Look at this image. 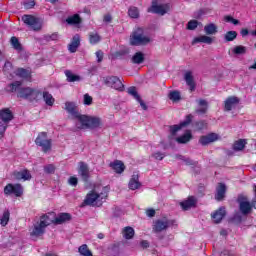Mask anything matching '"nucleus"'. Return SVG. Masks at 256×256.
I'll list each match as a JSON object with an SVG mask.
<instances>
[{"label":"nucleus","mask_w":256,"mask_h":256,"mask_svg":"<svg viewBox=\"0 0 256 256\" xmlns=\"http://www.w3.org/2000/svg\"><path fill=\"white\" fill-rule=\"evenodd\" d=\"M195 205H197V199L193 196H190L187 200L180 202V206L183 211H189V209L195 207Z\"/></svg>","instance_id":"aec40b11"},{"label":"nucleus","mask_w":256,"mask_h":256,"mask_svg":"<svg viewBox=\"0 0 256 256\" xmlns=\"http://www.w3.org/2000/svg\"><path fill=\"white\" fill-rule=\"evenodd\" d=\"M0 119L2 123L9 125V122L13 121V112L9 108H3L0 110Z\"/></svg>","instance_id":"f3484780"},{"label":"nucleus","mask_w":256,"mask_h":256,"mask_svg":"<svg viewBox=\"0 0 256 256\" xmlns=\"http://www.w3.org/2000/svg\"><path fill=\"white\" fill-rule=\"evenodd\" d=\"M65 111H67V113L71 115L72 119H75V123L76 121H79V117L83 116V114H80L77 110V104H75L74 102H66Z\"/></svg>","instance_id":"4468645a"},{"label":"nucleus","mask_w":256,"mask_h":256,"mask_svg":"<svg viewBox=\"0 0 256 256\" xmlns=\"http://www.w3.org/2000/svg\"><path fill=\"white\" fill-rule=\"evenodd\" d=\"M225 208L221 207L216 212L212 214V219L214 223H221L223 221V217H225Z\"/></svg>","instance_id":"c756f323"},{"label":"nucleus","mask_w":256,"mask_h":256,"mask_svg":"<svg viewBox=\"0 0 256 256\" xmlns=\"http://www.w3.org/2000/svg\"><path fill=\"white\" fill-rule=\"evenodd\" d=\"M18 97H21L22 99H27L28 101H41V99H43V94L39 89L26 87L21 88L18 91Z\"/></svg>","instance_id":"39448f33"},{"label":"nucleus","mask_w":256,"mask_h":256,"mask_svg":"<svg viewBox=\"0 0 256 256\" xmlns=\"http://www.w3.org/2000/svg\"><path fill=\"white\" fill-rule=\"evenodd\" d=\"M168 98L170 99V101L177 103V101H181V93L177 90L170 91L168 94Z\"/></svg>","instance_id":"e433bc0d"},{"label":"nucleus","mask_w":256,"mask_h":256,"mask_svg":"<svg viewBox=\"0 0 256 256\" xmlns=\"http://www.w3.org/2000/svg\"><path fill=\"white\" fill-rule=\"evenodd\" d=\"M215 141H219V134L210 133L208 135L201 136L199 139L200 145H209V143H215Z\"/></svg>","instance_id":"2eb2a0df"},{"label":"nucleus","mask_w":256,"mask_h":256,"mask_svg":"<svg viewBox=\"0 0 256 256\" xmlns=\"http://www.w3.org/2000/svg\"><path fill=\"white\" fill-rule=\"evenodd\" d=\"M129 189L131 191H135L141 187V182H139V174H133L129 183H128Z\"/></svg>","instance_id":"5701e85b"},{"label":"nucleus","mask_w":256,"mask_h":256,"mask_svg":"<svg viewBox=\"0 0 256 256\" xmlns=\"http://www.w3.org/2000/svg\"><path fill=\"white\" fill-rule=\"evenodd\" d=\"M199 26V22L197 20H190L187 24V29L189 31H195V28Z\"/></svg>","instance_id":"8fccbe9b"},{"label":"nucleus","mask_w":256,"mask_h":256,"mask_svg":"<svg viewBox=\"0 0 256 256\" xmlns=\"http://www.w3.org/2000/svg\"><path fill=\"white\" fill-rule=\"evenodd\" d=\"M11 217V213L9 210L4 211L2 217L0 218V225L2 227H6V225L9 223V218Z\"/></svg>","instance_id":"4c0bfd02"},{"label":"nucleus","mask_w":256,"mask_h":256,"mask_svg":"<svg viewBox=\"0 0 256 256\" xmlns=\"http://www.w3.org/2000/svg\"><path fill=\"white\" fill-rule=\"evenodd\" d=\"M147 217H153L155 215V209L150 208L146 210Z\"/></svg>","instance_id":"e2e57ef3"},{"label":"nucleus","mask_w":256,"mask_h":256,"mask_svg":"<svg viewBox=\"0 0 256 256\" xmlns=\"http://www.w3.org/2000/svg\"><path fill=\"white\" fill-rule=\"evenodd\" d=\"M122 233L124 239H133V237L135 236V229L128 226L123 229Z\"/></svg>","instance_id":"f704fd0d"},{"label":"nucleus","mask_w":256,"mask_h":256,"mask_svg":"<svg viewBox=\"0 0 256 256\" xmlns=\"http://www.w3.org/2000/svg\"><path fill=\"white\" fill-rule=\"evenodd\" d=\"M23 5L25 9H33L35 7V0H24Z\"/></svg>","instance_id":"6e6d98bb"},{"label":"nucleus","mask_w":256,"mask_h":256,"mask_svg":"<svg viewBox=\"0 0 256 256\" xmlns=\"http://www.w3.org/2000/svg\"><path fill=\"white\" fill-rule=\"evenodd\" d=\"M145 61V56L141 52H137L133 57H132V63H136L137 65H140Z\"/></svg>","instance_id":"ea45409f"},{"label":"nucleus","mask_w":256,"mask_h":256,"mask_svg":"<svg viewBox=\"0 0 256 256\" xmlns=\"http://www.w3.org/2000/svg\"><path fill=\"white\" fill-rule=\"evenodd\" d=\"M4 195H15V197H21L23 195V187L21 184H7L4 187Z\"/></svg>","instance_id":"1a4fd4ad"},{"label":"nucleus","mask_w":256,"mask_h":256,"mask_svg":"<svg viewBox=\"0 0 256 256\" xmlns=\"http://www.w3.org/2000/svg\"><path fill=\"white\" fill-rule=\"evenodd\" d=\"M193 139V134L191 133V130H187L183 135L176 138L177 143L185 144L189 143Z\"/></svg>","instance_id":"cd10ccee"},{"label":"nucleus","mask_w":256,"mask_h":256,"mask_svg":"<svg viewBox=\"0 0 256 256\" xmlns=\"http://www.w3.org/2000/svg\"><path fill=\"white\" fill-rule=\"evenodd\" d=\"M68 25H79L81 23V16L79 14H74L66 19Z\"/></svg>","instance_id":"72a5a7b5"},{"label":"nucleus","mask_w":256,"mask_h":256,"mask_svg":"<svg viewBox=\"0 0 256 256\" xmlns=\"http://www.w3.org/2000/svg\"><path fill=\"white\" fill-rule=\"evenodd\" d=\"M198 108L196 109V113L198 115H204V113H207L208 104L206 100L199 99L197 100Z\"/></svg>","instance_id":"7c9ffc66"},{"label":"nucleus","mask_w":256,"mask_h":256,"mask_svg":"<svg viewBox=\"0 0 256 256\" xmlns=\"http://www.w3.org/2000/svg\"><path fill=\"white\" fill-rule=\"evenodd\" d=\"M15 179H18V181H29L31 179V173L27 170H22L19 172L14 173Z\"/></svg>","instance_id":"bb28decb"},{"label":"nucleus","mask_w":256,"mask_h":256,"mask_svg":"<svg viewBox=\"0 0 256 256\" xmlns=\"http://www.w3.org/2000/svg\"><path fill=\"white\" fill-rule=\"evenodd\" d=\"M232 52L234 55H245V53H247V48L244 46H236L233 48Z\"/></svg>","instance_id":"49530a36"},{"label":"nucleus","mask_w":256,"mask_h":256,"mask_svg":"<svg viewBox=\"0 0 256 256\" xmlns=\"http://www.w3.org/2000/svg\"><path fill=\"white\" fill-rule=\"evenodd\" d=\"M79 183V180L75 176H71L68 179V184L71 185L72 187H77V184Z\"/></svg>","instance_id":"4d7b16f0"},{"label":"nucleus","mask_w":256,"mask_h":256,"mask_svg":"<svg viewBox=\"0 0 256 256\" xmlns=\"http://www.w3.org/2000/svg\"><path fill=\"white\" fill-rule=\"evenodd\" d=\"M65 75L67 77V81L70 83H75V81H80V77L78 75L73 74V72L66 70Z\"/></svg>","instance_id":"58836bf2"},{"label":"nucleus","mask_w":256,"mask_h":256,"mask_svg":"<svg viewBox=\"0 0 256 256\" xmlns=\"http://www.w3.org/2000/svg\"><path fill=\"white\" fill-rule=\"evenodd\" d=\"M195 127L197 131H203V129H207V122L205 121L196 122Z\"/></svg>","instance_id":"5fc2aeb1"},{"label":"nucleus","mask_w":256,"mask_h":256,"mask_svg":"<svg viewBox=\"0 0 256 256\" xmlns=\"http://www.w3.org/2000/svg\"><path fill=\"white\" fill-rule=\"evenodd\" d=\"M236 105H239V98L232 96L225 100L224 109L225 111H231L232 109H235Z\"/></svg>","instance_id":"412c9836"},{"label":"nucleus","mask_w":256,"mask_h":256,"mask_svg":"<svg viewBox=\"0 0 256 256\" xmlns=\"http://www.w3.org/2000/svg\"><path fill=\"white\" fill-rule=\"evenodd\" d=\"M196 43H206V45H212L213 37L207 35L195 37L192 41V45H196Z\"/></svg>","instance_id":"b1692460"},{"label":"nucleus","mask_w":256,"mask_h":256,"mask_svg":"<svg viewBox=\"0 0 256 256\" xmlns=\"http://www.w3.org/2000/svg\"><path fill=\"white\" fill-rule=\"evenodd\" d=\"M254 195H255V199L252 201V205L254 209H256V185H254Z\"/></svg>","instance_id":"338daca9"},{"label":"nucleus","mask_w":256,"mask_h":256,"mask_svg":"<svg viewBox=\"0 0 256 256\" xmlns=\"http://www.w3.org/2000/svg\"><path fill=\"white\" fill-rule=\"evenodd\" d=\"M3 71L8 79H15V77H20V79H31V70L24 68L15 69L11 62H6L4 64Z\"/></svg>","instance_id":"20e7f679"},{"label":"nucleus","mask_w":256,"mask_h":256,"mask_svg":"<svg viewBox=\"0 0 256 256\" xmlns=\"http://www.w3.org/2000/svg\"><path fill=\"white\" fill-rule=\"evenodd\" d=\"M104 83L108 87L116 89V91H123V82H121V79L117 78V76H109L104 78Z\"/></svg>","instance_id":"9b49d317"},{"label":"nucleus","mask_w":256,"mask_h":256,"mask_svg":"<svg viewBox=\"0 0 256 256\" xmlns=\"http://www.w3.org/2000/svg\"><path fill=\"white\" fill-rule=\"evenodd\" d=\"M103 126V120L97 116L82 115L79 121H76L77 129H98Z\"/></svg>","instance_id":"7ed1b4c3"},{"label":"nucleus","mask_w":256,"mask_h":256,"mask_svg":"<svg viewBox=\"0 0 256 256\" xmlns=\"http://www.w3.org/2000/svg\"><path fill=\"white\" fill-rule=\"evenodd\" d=\"M225 193H227V186L224 183H219L216 187V201H223L225 199Z\"/></svg>","instance_id":"4be33fe9"},{"label":"nucleus","mask_w":256,"mask_h":256,"mask_svg":"<svg viewBox=\"0 0 256 256\" xmlns=\"http://www.w3.org/2000/svg\"><path fill=\"white\" fill-rule=\"evenodd\" d=\"M128 94L132 95V97H134V99H136V101H139V98H141L139 96V94L137 93V89L135 87L128 88Z\"/></svg>","instance_id":"3c124183"},{"label":"nucleus","mask_w":256,"mask_h":256,"mask_svg":"<svg viewBox=\"0 0 256 256\" xmlns=\"http://www.w3.org/2000/svg\"><path fill=\"white\" fill-rule=\"evenodd\" d=\"M193 121V115L189 114L185 117L184 121L180 124L170 126V133L171 135H177L178 131H181L183 127H187Z\"/></svg>","instance_id":"ddd939ff"},{"label":"nucleus","mask_w":256,"mask_h":256,"mask_svg":"<svg viewBox=\"0 0 256 256\" xmlns=\"http://www.w3.org/2000/svg\"><path fill=\"white\" fill-rule=\"evenodd\" d=\"M70 220L71 214L60 213L54 219H52V223H54V225H63V223H69Z\"/></svg>","instance_id":"a211bd4d"},{"label":"nucleus","mask_w":256,"mask_h":256,"mask_svg":"<svg viewBox=\"0 0 256 256\" xmlns=\"http://www.w3.org/2000/svg\"><path fill=\"white\" fill-rule=\"evenodd\" d=\"M81 43V38L79 37V35H75L72 39V42L70 43L68 49L70 51V53H75L79 47Z\"/></svg>","instance_id":"2f4dec72"},{"label":"nucleus","mask_w":256,"mask_h":256,"mask_svg":"<svg viewBox=\"0 0 256 256\" xmlns=\"http://www.w3.org/2000/svg\"><path fill=\"white\" fill-rule=\"evenodd\" d=\"M141 246L143 247V249H147V247H149V242H147V241H142V242H141Z\"/></svg>","instance_id":"774afa93"},{"label":"nucleus","mask_w":256,"mask_h":256,"mask_svg":"<svg viewBox=\"0 0 256 256\" xmlns=\"http://www.w3.org/2000/svg\"><path fill=\"white\" fill-rule=\"evenodd\" d=\"M225 41H235L237 39V32L236 31H228L224 36Z\"/></svg>","instance_id":"a18cd8bd"},{"label":"nucleus","mask_w":256,"mask_h":256,"mask_svg":"<svg viewBox=\"0 0 256 256\" xmlns=\"http://www.w3.org/2000/svg\"><path fill=\"white\" fill-rule=\"evenodd\" d=\"M41 94H42V98L44 99V103L48 107H53V105H55V98L51 93L44 91V92H41Z\"/></svg>","instance_id":"c85d7f7f"},{"label":"nucleus","mask_w":256,"mask_h":256,"mask_svg":"<svg viewBox=\"0 0 256 256\" xmlns=\"http://www.w3.org/2000/svg\"><path fill=\"white\" fill-rule=\"evenodd\" d=\"M35 143L38 147H41L43 153H48V151L51 149V139L47 137V133L45 132L38 134Z\"/></svg>","instance_id":"6e6552de"},{"label":"nucleus","mask_w":256,"mask_h":256,"mask_svg":"<svg viewBox=\"0 0 256 256\" xmlns=\"http://www.w3.org/2000/svg\"><path fill=\"white\" fill-rule=\"evenodd\" d=\"M10 43L17 51H21V43H19V39H17V37L13 36Z\"/></svg>","instance_id":"de8ad7c7"},{"label":"nucleus","mask_w":256,"mask_h":256,"mask_svg":"<svg viewBox=\"0 0 256 256\" xmlns=\"http://www.w3.org/2000/svg\"><path fill=\"white\" fill-rule=\"evenodd\" d=\"M128 15L131 19H138L139 18V9L137 7L132 6L128 9Z\"/></svg>","instance_id":"79ce46f5"},{"label":"nucleus","mask_w":256,"mask_h":256,"mask_svg":"<svg viewBox=\"0 0 256 256\" xmlns=\"http://www.w3.org/2000/svg\"><path fill=\"white\" fill-rule=\"evenodd\" d=\"M184 81H186V84L188 85V87H190V91H195V80L193 78V72H185Z\"/></svg>","instance_id":"a878e982"},{"label":"nucleus","mask_w":256,"mask_h":256,"mask_svg":"<svg viewBox=\"0 0 256 256\" xmlns=\"http://www.w3.org/2000/svg\"><path fill=\"white\" fill-rule=\"evenodd\" d=\"M79 175L84 179V181H87L89 179V167L85 162L79 163V169H78Z\"/></svg>","instance_id":"393cba45"},{"label":"nucleus","mask_w":256,"mask_h":256,"mask_svg":"<svg viewBox=\"0 0 256 256\" xmlns=\"http://www.w3.org/2000/svg\"><path fill=\"white\" fill-rule=\"evenodd\" d=\"M57 39H59V34L57 33L46 36V41H57Z\"/></svg>","instance_id":"bf43d9fd"},{"label":"nucleus","mask_w":256,"mask_h":256,"mask_svg":"<svg viewBox=\"0 0 256 256\" xmlns=\"http://www.w3.org/2000/svg\"><path fill=\"white\" fill-rule=\"evenodd\" d=\"M171 226H173V220L167 217L159 218L153 222L152 231L154 233H162V231H167Z\"/></svg>","instance_id":"0eeeda50"},{"label":"nucleus","mask_w":256,"mask_h":256,"mask_svg":"<svg viewBox=\"0 0 256 256\" xmlns=\"http://www.w3.org/2000/svg\"><path fill=\"white\" fill-rule=\"evenodd\" d=\"M109 167L114 173H117L118 175H121V173L125 171V164L120 160H114L109 164Z\"/></svg>","instance_id":"6ab92c4d"},{"label":"nucleus","mask_w":256,"mask_h":256,"mask_svg":"<svg viewBox=\"0 0 256 256\" xmlns=\"http://www.w3.org/2000/svg\"><path fill=\"white\" fill-rule=\"evenodd\" d=\"M140 103V107H142V109L144 111H147V104H145V102H143V100H141V98H139V100H137Z\"/></svg>","instance_id":"0e129e2a"},{"label":"nucleus","mask_w":256,"mask_h":256,"mask_svg":"<svg viewBox=\"0 0 256 256\" xmlns=\"http://www.w3.org/2000/svg\"><path fill=\"white\" fill-rule=\"evenodd\" d=\"M99 41H101V36H99L97 32L90 33L89 42L91 43V45H97Z\"/></svg>","instance_id":"a19ab883"},{"label":"nucleus","mask_w":256,"mask_h":256,"mask_svg":"<svg viewBox=\"0 0 256 256\" xmlns=\"http://www.w3.org/2000/svg\"><path fill=\"white\" fill-rule=\"evenodd\" d=\"M22 21L26 25L31 27V29H33V31H39L42 27L41 21H39V19L35 18V16H32V15H24L22 17Z\"/></svg>","instance_id":"f8f14e48"},{"label":"nucleus","mask_w":256,"mask_h":256,"mask_svg":"<svg viewBox=\"0 0 256 256\" xmlns=\"http://www.w3.org/2000/svg\"><path fill=\"white\" fill-rule=\"evenodd\" d=\"M78 253L82 256H93V252L89 250V246L87 244H83L78 248Z\"/></svg>","instance_id":"c9c22d12"},{"label":"nucleus","mask_w":256,"mask_h":256,"mask_svg":"<svg viewBox=\"0 0 256 256\" xmlns=\"http://www.w3.org/2000/svg\"><path fill=\"white\" fill-rule=\"evenodd\" d=\"M20 87H21V81H16L7 87V91H10L11 93H15V91H18Z\"/></svg>","instance_id":"c03bdc74"},{"label":"nucleus","mask_w":256,"mask_h":256,"mask_svg":"<svg viewBox=\"0 0 256 256\" xmlns=\"http://www.w3.org/2000/svg\"><path fill=\"white\" fill-rule=\"evenodd\" d=\"M7 127H9V124H6V122L0 121V139H3V137H5V132L7 131Z\"/></svg>","instance_id":"09e8293b"},{"label":"nucleus","mask_w":256,"mask_h":256,"mask_svg":"<svg viewBox=\"0 0 256 256\" xmlns=\"http://www.w3.org/2000/svg\"><path fill=\"white\" fill-rule=\"evenodd\" d=\"M246 143L247 142H245V140L236 141L233 145L234 151H243V149H245Z\"/></svg>","instance_id":"37998d69"},{"label":"nucleus","mask_w":256,"mask_h":256,"mask_svg":"<svg viewBox=\"0 0 256 256\" xmlns=\"http://www.w3.org/2000/svg\"><path fill=\"white\" fill-rule=\"evenodd\" d=\"M51 223H53L51 214L41 216L40 219L29 228L30 236L32 238L41 237V235L45 233V229H47Z\"/></svg>","instance_id":"f03ea898"},{"label":"nucleus","mask_w":256,"mask_h":256,"mask_svg":"<svg viewBox=\"0 0 256 256\" xmlns=\"http://www.w3.org/2000/svg\"><path fill=\"white\" fill-rule=\"evenodd\" d=\"M169 9H171V5L169 4H159L156 3L155 0L152 2V6L148 11L150 13H156L157 15H165V13H169Z\"/></svg>","instance_id":"9d476101"},{"label":"nucleus","mask_w":256,"mask_h":256,"mask_svg":"<svg viewBox=\"0 0 256 256\" xmlns=\"http://www.w3.org/2000/svg\"><path fill=\"white\" fill-rule=\"evenodd\" d=\"M109 193V187L96 186L94 189L86 195L84 200L85 205H91L92 207H101L107 195Z\"/></svg>","instance_id":"f257e3e1"},{"label":"nucleus","mask_w":256,"mask_h":256,"mask_svg":"<svg viewBox=\"0 0 256 256\" xmlns=\"http://www.w3.org/2000/svg\"><path fill=\"white\" fill-rule=\"evenodd\" d=\"M180 159L185 163V165H195V161L185 158L183 156L180 157Z\"/></svg>","instance_id":"052dcab7"},{"label":"nucleus","mask_w":256,"mask_h":256,"mask_svg":"<svg viewBox=\"0 0 256 256\" xmlns=\"http://www.w3.org/2000/svg\"><path fill=\"white\" fill-rule=\"evenodd\" d=\"M239 209L242 215H249L253 209V204L249 203L247 199L239 200Z\"/></svg>","instance_id":"dca6fc26"},{"label":"nucleus","mask_w":256,"mask_h":256,"mask_svg":"<svg viewBox=\"0 0 256 256\" xmlns=\"http://www.w3.org/2000/svg\"><path fill=\"white\" fill-rule=\"evenodd\" d=\"M55 169H56L55 165L48 164V165L44 166V173L51 175V174L55 173Z\"/></svg>","instance_id":"603ef678"},{"label":"nucleus","mask_w":256,"mask_h":256,"mask_svg":"<svg viewBox=\"0 0 256 256\" xmlns=\"http://www.w3.org/2000/svg\"><path fill=\"white\" fill-rule=\"evenodd\" d=\"M218 31L217 25L210 23L206 26H204V32L206 35H215Z\"/></svg>","instance_id":"473e14b6"},{"label":"nucleus","mask_w":256,"mask_h":256,"mask_svg":"<svg viewBox=\"0 0 256 256\" xmlns=\"http://www.w3.org/2000/svg\"><path fill=\"white\" fill-rule=\"evenodd\" d=\"M111 20H112V17H111V15H105L104 16V22L105 23H111Z\"/></svg>","instance_id":"69168bd1"},{"label":"nucleus","mask_w":256,"mask_h":256,"mask_svg":"<svg viewBox=\"0 0 256 256\" xmlns=\"http://www.w3.org/2000/svg\"><path fill=\"white\" fill-rule=\"evenodd\" d=\"M152 157H154V159H156L157 161H163V159H165V154L161 152H156L152 155Z\"/></svg>","instance_id":"13d9d810"},{"label":"nucleus","mask_w":256,"mask_h":256,"mask_svg":"<svg viewBox=\"0 0 256 256\" xmlns=\"http://www.w3.org/2000/svg\"><path fill=\"white\" fill-rule=\"evenodd\" d=\"M96 58L98 63H101V61H103V51L99 50L96 52Z\"/></svg>","instance_id":"680f3d73"},{"label":"nucleus","mask_w":256,"mask_h":256,"mask_svg":"<svg viewBox=\"0 0 256 256\" xmlns=\"http://www.w3.org/2000/svg\"><path fill=\"white\" fill-rule=\"evenodd\" d=\"M150 41L151 38L145 35L143 28H137L130 36V44L132 45H147Z\"/></svg>","instance_id":"423d86ee"},{"label":"nucleus","mask_w":256,"mask_h":256,"mask_svg":"<svg viewBox=\"0 0 256 256\" xmlns=\"http://www.w3.org/2000/svg\"><path fill=\"white\" fill-rule=\"evenodd\" d=\"M83 104L87 105V106L92 105L93 104V97H91L89 94H84Z\"/></svg>","instance_id":"864d4df0"}]
</instances>
